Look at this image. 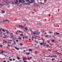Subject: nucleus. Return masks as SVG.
Listing matches in <instances>:
<instances>
[{"label": "nucleus", "instance_id": "obj_33", "mask_svg": "<svg viewBox=\"0 0 62 62\" xmlns=\"http://www.w3.org/2000/svg\"><path fill=\"white\" fill-rule=\"evenodd\" d=\"M39 25H40V26H41V23H39Z\"/></svg>", "mask_w": 62, "mask_h": 62}, {"label": "nucleus", "instance_id": "obj_13", "mask_svg": "<svg viewBox=\"0 0 62 62\" xmlns=\"http://www.w3.org/2000/svg\"><path fill=\"white\" fill-rule=\"evenodd\" d=\"M1 12H2V13H5V11H3V10L1 11Z\"/></svg>", "mask_w": 62, "mask_h": 62}, {"label": "nucleus", "instance_id": "obj_47", "mask_svg": "<svg viewBox=\"0 0 62 62\" xmlns=\"http://www.w3.org/2000/svg\"><path fill=\"white\" fill-rule=\"evenodd\" d=\"M10 33V34H11V35H12V34H13V33Z\"/></svg>", "mask_w": 62, "mask_h": 62}, {"label": "nucleus", "instance_id": "obj_60", "mask_svg": "<svg viewBox=\"0 0 62 62\" xmlns=\"http://www.w3.org/2000/svg\"><path fill=\"white\" fill-rule=\"evenodd\" d=\"M48 51H50V49H48Z\"/></svg>", "mask_w": 62, "mask_h": 62}, {"label": "nucleus", "instance_id": "obj_58", "mask_svg": "<svg viewBox=\"0 0 62 62\" xmlns=\"http://www.w3.org/2000/svg\"><path fill=\"white\" fill-rule=\"evenodd\" d=\"M25 52V50H24V52Z\"/></svg>", "mask_w": 62, "mask_h": 62}, {"label": "nucleus", "instance_id": "obj_28", "mask_svg": "<svg viewBox=\"0 0 62 62\" xmlns=\"http://www.w3.org/2000/svg\"><path fill=\"white\" fill-rule=\"evenodd\" d=\"M48 36H49L48 35H46V36H45V37L46 38H47V37H48Z\"/></svg>", "mask_w": 62, "mask_h": 62}, {"label": "nucleus", "instance_id": "obj_62", "mask_svg": "<svg viewBox=\"0 0 62 62\" xmlns=\"http://www.w3.org/2000/svg\"><path fill=\"white\" fill-rule=\"evenodd\" d=\"M47 43H50V42H47Z\"/></svg>", "mask_w": 62, "mask_h": 62}, {"label": "nucleus", "instance_id": "obj_41", "mask_svg": "<svg viewBox=\"0 0 62 62\" xmlns=\"http://www.w3.org/2000/svg\"><path fill=\"white\" fill-rule=\"evenodd\" d=\"M15 59H14V58L13 59V61H15Z\"/></svg>", "mask_w": 62, "mask_h": 62}, {"label": "nucleus", "instance_id": "obj_54", "mask_svg": "<svg viewBox=\"0 0 62 62\" xmlns=\"http://www.w3.org/2000/svg\"><path fill=\"white\" fill-rule=\"evenodd\" d=\"M9 44H11V42H9Z\"/></svg>", "mask_w": 62, "mask_h": 62}, {"label": "nucleus", "instance_id": "obj_27", "mask_svg": "<svg viewBox=\"0 0 62 62\" xmlns=\"http://www.w3.org/2000/svg\"><path fill=\"white\" fill-rule=\"evenodd\" d=\"M29 51H32V49H29Z\"/></svg>", "mask_w": 62, "mask_h": 62}, {"label": "nucleus", "instance_id": "obj_30", "mask_svg": "<svg viewBox=\"0 0 62 62\" xmlns=\"http://www.w3.org/2000/svg\"><path fill=\"white\" fill-rule=\"evenodd\" d=\"M6 21H8V22H9V21L7 19H6L5 21V22H6Z\"/></svg>", "mask_w": 62, "mask_h": 62}, {"label": "nucleus", "instance_id": "obj_48", "mask_svg": "<svg viewBox=\"0 0 62 62\" xmlns=\"http://www.w3.org/2000/svg\"><path fill=\"white\" fill-rule=\"evenodd\" d=\"M4 42L5 43H7V41H5Z\"/></svg>", "mask_w": 62, "mask_h": 62}, {"label": "nucleus", "instance_id": "obj_11", "mask_svg": "<svg viewBox=\"0 0 62 62\" xmlns=\"http://www.w3.org/2000/svg\"><path fill=\"white\" fill-rule=\"evenodd\" d=\"M34 1L35 0H31V2L32 3H34Z\"/></svg>", "mask_w": 62, "mask_h": 62}, {"label": "nucleus", "instance_id": "obj_37", "mask_svg": "<svg viewBox=\"0 0 62 62\" xmlns=\"http://www.w3.org/2000/svg\"><path fill=\"white\" fill-rule=\"evenodd\" d=\"M16 42H18L19 40H16Z\"/></svg>", "mask_w": 62, "mask_h": 62}, {"label": "nucleus", "instance_id": "obj_23", "mask_svg": "<svg viewBox=\"0 0 62 62\" xmlns=\"http://www.w3.org/2000/svg\"><path fill=\"white\" fill-rule=\"evenodd\" d=\"M20 45H21V46L23 45V44L20 43Z\"/></svg>", "mask_w": 62, "mask_h": 62}, {"label": "nucleus", "instance_id": "obj_57", "mask_svg": "<svg viewBox=\"0 0 62 62\" xmlns=\"http://www.w3.org/2000/svg\"><path fill=\"white\" fill-rule=\"evenodd\" d=\"M23 39H24V37H23Z\"/></svg>", "mask_w": 62, "mask_h": 62}, {"label": "nucleus", "instance_id": "obj_25", "mask_svg": "<svg viewBox=\"0 0 62 62\" xmlns=\"http://www.w3.org/2000/svg\"><path fill=\"white\" fill-rule=\"evenodd\" d=\"M56 53H57V54H59L60 53H59L58 52H57V51H56Z\"/></svg>", "mask_w": 62, "mask_h": 62}, {"label": "nucleus", "instance_id": "obj_20", "mask_svg": "<svg viewBox=\"0 0 62 62\" xmlns=\"http://www.w3.org/2000/svg\"><path fill=\"white\" fill-rule=\"evenodd\" d=\"M25 30H26V31L27 30V28L26 27H25Z\"/></svg>", "mask_w": 62, "mask_h": 62}, {"label": "nucleus", "instance_id": "obj_19", "mask_svg": "<svg viewBox=\"0 0 62 62\" xmlns=\"http://www.w3.org/2000/svg\"><path fill=\"white\" fill-rule=\"evenodd\" d=\"M17 59H20V57H17Z\"/></svg>", "mask_w": 62, "mask_h": 62}, {"label": "nucleus", "instance_id": "obj_42", "mask_svg": "<svg viewBox=\"0 0 62 62\" xmlns=\"http://www.w3.org/2000/svg\"><path fill=\"white\" fill-rule=\"evenodd\" d=\"M28 59L29 60H30V58H29V57H28Z\"/></svg>", "mask_w": 62, "mask_h": 62}, {"label": "nucleus", "instance_id": "obj_14", "mask_svg": "<svg viewBox=\"0 0 62 62\" xmlns=\"http://www.w3.org/2000/svg\"><path fill=\"white\" fill-rule=\"evenodd\" d=\"M20 36H21V37H23V34H20Z\"/></svg>", "mask_w": 62, "mask_h": 62}, {"label": "nucleus", "instance_id": "obj_52", "mask_svg": "<svg viewBox=\"0 0 62 62\" xmlns=\"http://www.w3.org/2000/svg\"><path fill=\"white\" fill-rule=\"evenodd\" d=\"M51 16V15H50V14H49V16Z\"/></svg>", "mask_w": 62, "mask_h": 62}, {"label": "nucleus", "instance_id": "obj_45", "mask_svg": "<svg viewBox=\"0 0 62 62\" xmlns=\"http://www.w3.org/2000/svg\"><path fill=\"white\" fill-rule=\"evenodd\" d=\"M45 35H46L47 34V33H46V32L45 33Z\"/></svg>", "mask_w": 62, "mask_h": 62}, {"label": "nucleus", "instance_id": "obj_44", "mask_svg": "<svg viewBox=\"0 0 62 62\" xmlns=\"http://www.w3.org/2000/svg\"><path fill=\"white\" fill-rule=\"evenodd\" d=\"M0 47H2V45H0Z\"/></svg>", "mask_w": 62, "mask_h": 62}, {"label": "nucleus", "instance_id": "obj_36", "mask_svg": "<svg viewBox=\"0 0 62 62\" xmlns=\"http://www.w3.org/2000/svg\"><path fill=\"white\" fill-rule=\"evenodd\" d=\"M16 27H18V25H16Z\"/></svg>", "mask_w": 62, "mask_h": 62}, {"label": "nucleus", "instance_id": "obj_8", "mask_svg": "<svg viewBox=\"0 0 62 62\" xmlns=\"http://www.w3.org/2000/svg\"><path fill=\"white\" fill-rule=\"evenodd\" d=\"M44 41H43V42H42V43H40V45H41L44 44Z\"/></svg>", "mask_w": 62, "mask_h": 62}, {"label": "nucleus", "instance_id": "obj_1", "mask_svg": "<svg viewBox=\"0 0 62 62\" xmlns=\"http://www.w3.org/2000/svg\"><path fill=\"white\" fill-rule=\"evenodd\" d=\"M22 3H23L25 5H26L27 4H28L29 1V0H24L23 1L21 2Z\"/></svg>", "mask_w": 62, "mask_h": 62}, {"label": "nucleus", "instance_id": "obj_40", "mask_svg": "<svg viewBox=\"0 0 62 62\" xmlns=\"http://www.w3.org/2000/svg\"><path fill=\"white\" fill-rule=\"evenodd\" d=\"M18 39H22L21 38H18Z\"/></svg>", "mask_w": 62, "mask_h": 62}, {"label": "nucleus", "instance_id": "obj_32", "mask_svg": "<svg viewBox=\"0 0 62 62\" xmlns=\"http://www.w3.org/2000/svg\"><path fill=\"white\" fill-rule=\"evenodd\" d=\"M9 60H10V61H12V59H9Z\"/></svg>", "mask_w": 62, "mask_h": 62}, {"label": "nucleus", "instance_id": "obj_38", "mask_svg": "<svg viewBox=\"0 0 62 62\" xmlns=\"http://www.w3.org/2000/svg\"><path fill=\"white\" fill-rule=\"evenodd\" d=\"M23 61V62H27V61H25V60Z\"/></svg>", "mask_w": 62, "mask_h": 62}, {"label": "nucleus", "instance_id": "obj_51", "mask_svg": "<svg viewBox=\"0 0 62 62\" xmlns=\"http://www.w3.org/2000/svg\"><path fill=\"white\" fill-rule=\"evenodd\" d=\"M9 41H12V40H9Z\"/></svg>", "mask_w": 62, "mask_h": 62}, {"label": "nucleus", "instance_id": "obj_12", "mask_svg": "<svg viewBox=\"0 0 62 62\" xmlns=\"http://www.w3.org/2000/svg\"><path fill=\"white\" fill-rule=\"evenodd\" d=\"M26 54H28V55H29V54H30V53H27V52H26Z\"/></svg>", "mask_w": 62, "mask_h": 62}, {"label": "nucleus", "instance_id": "obj_6", "mask_svg": "<svg viewBox=\"0 0 62 62\" xmlns=\"http://www.w3.org/2000/svg\"><path fill=\"white\" fill-rule=\"evenodd\" d=\"M6 5V4H3L2 3H0V6H4V5Z\"/></svg>", "mask_w": 62, "mask_h": 62}, {"label": "nucleus", "instance_id": "obj_29", "mask_svg": "<svg viewBox=\"0 0 62 62\" xmlns=\"http://www.w3.org/2000/svg\"><path fill=\"white\" fill-rule=\"evenodd\" d=\"M2 31L3 32H5V30H4V29H2Z\"/></svg>", "mask_w": 62, "mask_h": 62}, {"label": "nucleus", "instance_id": "obj_26", "mask_svg": "<svg viewBox=\"0 0 62 62\" xmlns=\"http://www.w3.org/2000/svg\"><path fill=\"white\" fill-rule=\"evenodd\" d=\"M52 61H54V60H55V59L54 58H53L52 59Z\"/></svg>", "mask_w": 62, "mask_h": 62}, {"label": "nucleus", "instance_id": "obj_50", "mask_svg": "<svg viewBox=\"0 0 62 62\" xmlns=\"http://www.w3.org/2000/svg\"><path fill=\"white\" fill-rule=\"evenodd\" d=\"M8 46H10V45H7Z\"/></svg>", "mask_w": 62, "mask_h": 62}, {"label": "nucleus", "instance_id": "obj_59", "mask_svg": "<svg viewBox=\"0 0 62 62\" xmlns=\"http://www.w3.org/2000/svg\"><path fill=\"white\" fill-rule=\"evenodd\" d=\"M3 41H5V40H3Z\"/></svg>", "mask_w": 62, "mask_h": 62}, {"label": "nucleus", "instance_id": "obj_7", "mask_svg": "<svg viewBox=\"0 0 62 62\" xmlns=\"http://www.w3.org/2000/svg\"><path fill=\"white\" fill-rule=\"evenodd\" d=\"M51 41L52 42H55V40L54 39H52V40H51Z\"/></svg>", "mask_w": 62, "mask_h": 62}, {"label": "nucleus", "instance_id": "obj_16", "mask_svg": "<svg viewBox=\"0 0 62 62\" xmlns=\"http://www.w3.org/2000/svg\"><path fill=\"white\" fill-rule=\"evenodd\" d=\"M32 40H33L34 39V37H33V36L32 37Z\"/></svg>", "mask_w": 62, "mask_h": 62}, {"label": "nucleus", "instance_id": "obj_10", "mask_svg": "<svg viewBox=\"0 0 62 62\" xmlns=\"http://www.w3.org/2000/svg\"><path fill=\"white\" fill-rule=\"evenodd\" d=\"M57 56L55 55H54L53 56V57H54L55 58V57H57Z\"/></svg>", "mask_w": 62, "mask_h": 62}, {"label": "nucleus", "instance_id": "obj_22", "mask_svg": "<svg viewBox=\"0 0 62 62\" xmlns=\"http://www.w3.org/2000/svg\"><path fill=\"white\" fill-rule=\"evenodd\" d=\"M19 27H22V28H23V27L22 25H19Z\"/></svg>", "mask_w": 62, "mask_h": 62}, {"label": "nucleus", "instance_id": "obj_49", "mask_svg": "<svg viewBox=\"0 0 62 62\" xmlns=\"http://www.w3.org/2000/svg\"><path fill=\"white\" fill-rule=\"evenodd\" d=\"M16 34H17V35H18V32H16Z\"/></svg>", "mask_w": 62, "mask_h": 62}, {"label": "nucleus", "instance_id": "obj_46", "mask_svg": "<svg viewBox=\"0 0 62 62\" xmlns=\"http://www.w3.org/2000/svg\"><path fill=\"white\" fill-rule=\"evenodd\" d=\"M59 54H60V55H62V54H61V53H59Z\"/></svg>", "mask_w": 62, "mask_h": 62}, {"label": "nucleus", "instance_id": "obj_9", "mask_svg": "<svg viewBox=\"0 0 62 62\" xmlns=\"http://www.w3.org/2000/svg\"><path fill=\"white\" fill-rule=\"evenodd\" d=\"M32 33L31 34H33V35H35L36 34V32H32Z\"/></svg>", "mask_w": 62, "mask_h": 62}, {"label": "nucleus", "instance_id": "obj_35", "mask_svg": "<svg viewBox=\"0 0 62 62\" xmlns=\"http://www.w3.org/2000/svg\"><path fill=\"white\" fill-rule=\"evenodd\" d=\"M19 31L20 32V33H23V32L21 31Z\"/></svg>", "mask_w": 62, "mask_h": 62}, {"label": "nucleus", "instance_id": "obj_39", "mask_svg": "<svg viewBox=\"0 0 62 62\" xmlns=\"http://www.w3.org/2000/svg\"><path fill=\"white\" fill-rule=\"evenodd\" d=\"M14 44H16V42H15V41H14Z\"/></svg>", "mask_w": 62, "mask_h": 62}, {"label": "nucleus", "instance_id": "obj_63", "mask_svg": "<svg viewBox=\"0 0 62 62\" xmlns=\"http://www.w3.org/2000/svg\"><path fill=\"white\" fill-rule=\"evenodd\" d=\"M29 40L30 41L31 40V39H29Z\"/></svg>", "mask_w": 62, "mask_h": 62}, {"label": "nucleus", "instance_id": "obj_21", "mask_svg": "<svg viewBox=\"0 0 62 62\" xmlns=\"http://www.w3.org/2000/svg\"><path fill=\"white\" fill-rule=\"evenodd\" d=\"M56 34L57 35H59V34H60V33H57V32H56Z\"/></svg>", "mask_w": 62, "mask_h": 62}, {"label": "nucleus", "instance_id": "obj_2", "mask_svg": "<svg viewBox=\"0 0 62 62\" xmlns=\"http://www.w3.org/2000/svg\"><path fill=\"white\" fill-rule=\"evenodd\" d=\"M21 2V0H16L15 2V4H17V5H18L20 3V2Z\"/></svg>", "mask_w": 62, "mask_h": 62}, {"label": "nucleus", "instance_id": "obj_3", "mask_svg": "<svg viewBox=\"0 0 62 62\" xmlns=\"http://www.w3.org/2000/svg\"><path fill=\"white\" fill-rule=\"evenodd\" d=\"M8 53V52L7 51H2L0 53V54H2V53Z\"/></svg>", "mask_w": 62, "mask_h": 62}, {"label": "nucleus", "instance_id": "obj_55", "mask_svg": "<svg viewBox=\"0 0 62 62\" xmlns=\"http://www.w3.org/2000/svg\"><path fill=\"white\" fill-rule=\"evenodd\" d=\"M25 21H27V22H28V21L26 20H25Z\"/></svg>", "mask_w": 62, "mask_h": 62}, {"label": "nucleus", "instance_id": "obj_24", "mask_svg": "<svg viewBox=\"0 0 62 62\" xmlns=\"http://www.w3.org/2000/svg\"><path fill=\"white\" fill-rule=\"evenodd\" d=\"M6 31H7V33H8V34L9 33V31H7V30H6Z\"/></svg>", "mask_w": 62, "mask_h": 62}, {"label": "nucleus", "instance_id": "obj_4", "mask_svg": "<svg viewBox=\"0 0 62 62\" xmlns=\"http://www.w3.org/2000/svg\"><path fill=\"white\" fill-rule=\"evenodd\" d=\"M14 48H15V49H16V50H18L20 49V48H17V47L14 46Z\"/></svg>", "mask_w": 62, "mask_h": 62}, {"label": "nucleus", "instance_id": "obj_31", "mask_svg": "<svg viewBox=\"0 0 62 62\" xmlns=\"http://www.w3.org/2000/svg\"><path fill=\"white\" fill-rule=\"evenodd\" d=\"M23 60H26V58H23Z\"/></svg>", "mask_w": 62, "mask_h": 62}, {"label": "nucleus", "instance_id": "obj_18", "mask_svg": "<svg viewBox=\"0 0 62 62\" xmlns=\"http://www.w3.org/2000/svg\"><path fill=\"white\" fill-rule=\"evenodd\" d=\"M46 47H49V48H50V47H51L50 46H49V45H46Z\"/></svg>", "mask_w": 62, "mask_h": 62}, {"label": "nucleus", "instance_id": "obj_34", "mask_svg": "<svg viewBox=\"0 0 62 62\" xmlns=\"http://www.w3.org/2000/svg\"><path fill=\"white\" fill-rule=\"evenodd\" d=\"M52 37H53V38L55 37V36H54V35H53V36H52Z\"/></svg>", "mask_w": 62, "mask_h": 62}, {"label": "nucleus", "instance_id": "obj_56", "mask_svg": "<svg viewBox=\"0 0 62 62\" xmlns=\"http://www.w3.org/2000/svg\"><path fill=\"white\" fill-rule=\"evenodd\" d=\"M3 62H6V61H3Z\"/></svg>", "mask_w": 62, "mask_h": 62}, {"label": "nucleus", "instance_id": "obj_15", "mask_svg": "<svg viewBox=\"0 0 62 62\" xmlns=\"http://www.w3.org/2000/svg\"><path fill=\"white\" fill-rule=\"evenodd\" d=\"M30 31H31V33H32L33 32V31H32V29H30Z\"/></svg>", "mask_w": 62, "mask_h": 62}, {"label": "nucleus", "instance_id": "obj_64", "mask_svg": "<svg viewBox=\"0 0 62 62\" xmlns=\"http://www.w3.org/2000/svg\"><path fill=\"white\" fill-rule=\"evenodd\" d=\"M37 43V44H38V42H36Z\"/></svg>", "mask_w": 62, "mask_h": 62}, {"label": "nucleus", "instance_id": "obj_61", "mask_svg": "<svg viewBox=\"0 0 62 62\" xmlns=\"http://www.w3.org/2000/svg\"><path fill=\"white\" fill-rule=\"evenodd\" d=\"M0 29L1 30H2V28H0Z\"/></svg>", "mask_w": 62, "mask_h": 62}, {"label": "nucleus", "instance_id": "obj_43", "mask_svg": "<svg viewBox=\"0 0 62 62\" xmlns=\"http://www.w3.org/2000/svg\"><path fill=\"white\" fill-rule=\"evenodd\" d=\"M53 57V56H50V57Z\"/></svg>", "mask_w": 62, "mask_h": 62}, {"label": "nucleus", "instance_id": "obj_17", "mask_svg": "<svg viewBox=\"0 0 62 62\" xmlns=\"http://www.w3.org/2000/svg\"><path fill=\"white\" fill-rule=\"evenodd\" d=\"M49 33H50V34H51V33H53V32L52 31H49Z\"/></svg>", "mask_w": 62, "mask_h": 62}, {"label": "nucleus", "instance_id": "obj_5", "mask_svg": "<svg viewBox=\"0 0 62 62\" xmlns=\"http://www.w3.org/2000/svg\"><path fill=\"white\" fill-rule=\"evenodd\" d=\"M40 32L39 31H38V32H36V35H39V34Z\"/></svg>", "mask_w": 62, "mask_h": 62}, {"label": "nucleus", "instance_id": "obj_53", "mask_svg": "<svg viewBox=\"0 0 62 62\" xmlns=\"http://www.w3.org/2000/svg\"><path fill=\"white\" fill-rule=\"evenodd\" d=\"M27 36H26L25 37V38H27Z\"/></svg>", "mask_w": 62, "mask_h": 62}]
</instances>
